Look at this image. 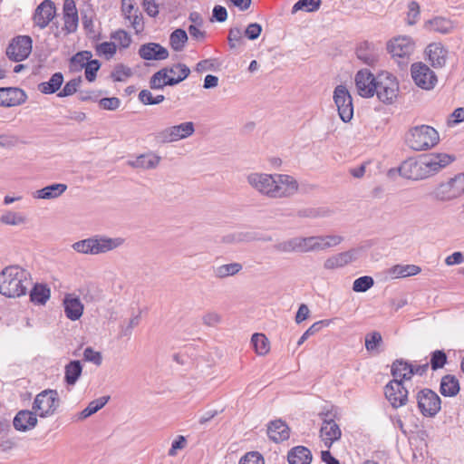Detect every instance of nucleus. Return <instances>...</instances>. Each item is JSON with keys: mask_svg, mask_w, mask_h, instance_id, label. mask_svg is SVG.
<instances>
[{"mask_svg": "<svg viewBox=\"0 0 464 464\" xmlns=\"http://www.w3.org/2000/svg\"><path fill=\"white\" fill-rule=\"evenodd\" d=\"M188 37L185 30L176 29L170 34L169 44L176 52H180L184 49Z\"/></svg>", "mask_w": 464, "mask_h": 464, "instance_id": "nucleus-43", "label": "nucleus"}, {"mask_svg": "<svg viewBox=\"0 0 464 464\" xmlns=\"http://www.w3.org/2000/svg\"><path fill=\"white\" fill-rule=\"evenodd\" d=\"M239 464H264V459L257 452H248L241 458Z\"/></svg>", "mask_w": 464, "mask_h": 464, "instance_id": "nucleus-64", "label": "nucleus"}, {"mask_svg": "<svg viewBox=\"0 0 464 464\" xmlns=\"http://www.w3.org/2000/svg\"><path fill=\"white\" fill-rule=\"evenodd\" d=\"M96 53L99 56H104L106 59L111 58L116 53V44L113 42H103L96 45Z\"/></svg>", "mask_w": 464, "mask_h": 464, "instance_id": "nucleus-55", "label": "nucleus"}, {"mask_svg": "<svg viewBox=\"0 0 464 464\" xmlns=\"http://www.w3.org/2000/svg\"><path fill=\"white\" fill-rule=\"evenodd\" d=\"M160 161V158L152 153L141 154L135 160H130L128 164L134 169H155Z\"/></svg>", "mask_w": 464, "mask_h": 464, "instance_id": "nucleus-35", "label": "nucleus"}, {"mask_svg": "<svg viewBox=\"0 0 464 464\" xmlns=\"http://www.w3.org/2000/svg\"><path fill=\"white\" fill-rule=\"evenodd\" d=\"M330 324L329 320H321L313 324L299 338L297 345H302L310 336L318 333L323 327Z\"/></svg>", "mask_w": 464, "mask_h": 464, "instance_id": "nucleus-50", "label": "nucleus"}, {"mask_svg": "<svg viewBox=\"0 0 464 464\" xmlns=\"http://www.w3.org/2000/svg\"><path fill=\"white\" fill-rule=\"evenodd\" d=\"M454 160L455 157L453 155L447 153H431L422 157L426 178L435 175L454 161Z\"/></svg>", "mask_w": 464, "mask_h": 464, "instance_id": "nucleus-15", "label": "nucleus"}, {"mask_svg": "<svg viewBox=\"0 0 464 464\" xmlns=\"http://www.w3.org/2000/svg\"><path fill=\"white\" fill-rule=\"evenodd\" d=\"M121 102L117 97L102 98L99 101V105L103 110L115 111L117 110Z\"/></svg>", "mask_w": 464, "mask_h": 464, "instance_id": "nucleus-63", "label": "nucleus"}, {"mask_svg": "<svg viewBox=\"0 0 464 464\" xmlns=\"http://www.w3.org/2000/svg\"><path fill=\"white\" fill-rule=\"evenodd\" d=\"M273 248L275 251L281 254L296 253L295 237L284 241L276 242L273 246Z\"/></svg>", "mask_w": 464, "mask_h": 464, "instance_id": "nucleus-52", "label": "nucleus"}, {"mask_svg": "<svg viewBox=\"0 0 464 464\" xmlns=\"http://www.w3.org/2000/svg\"><path fill=\"white\" fill-rule=\"evenodd\" d=\"M382 343V334L379 332H372L365 336V348L369 353H378V347Z\"/></svg>", "mask_w": 464, "mask_h": 464, "instance_id": "nucleus-49", "label": "nucleus"}, {"mask_svg": "<svg viewBox=\"0 0 464 464\" xmlns=\"http://www.w3.org/2000/svg\"><path fill=\"white\" fill-rule=\"evenodd\" d=\"M447 362V355L441 350H436L430 356V367L433 371L442 368Z\"/></svg>", "mask_w": 464, "mask_h": 464, "instance_id": "nucleus-60", "label": "nucleus"}, {"mask_svg": "<svg viewBox=\"0 0 464 464\" xmlns=\"http://www.w3.org/2000/svg\"><path fill=\"white\" fill-rule=\"evenodd\" d=\"M50 298V289L44 285H35L30 293V299L33 303L44 304Z\"/></svg>", "mask_w": 464, "mask_h": 464, "instance_id": "nucleus-45", "label": "nucleus"}, {"mask_svg": "<svg viewBox=\"0 0 464 464\" xmlns=\"http://www.w3.org/2000/svg\"><path fill=\"white\" fill-rule=\"evenodd\" d=\"M411 73L415 84L423 90L433 89L438 82L434 72L422 63H413Z\"/></svg>", "mask_w": 464, "mask_h": 464, "instance_id": "nucleus-12", "label": "nucleus"}, {"mask_svg": "<svg viewBox=\"0 0 464 464\" xmlns=\"http://www.w3.org/2000/svg\"><path fill=\"white\" fill-rule=\"evenodd\" d=\"M321 0H299L292 7V14L298 11L315 12L321 6Z\"/></svg>", "mask_w": 464, "mask_h": 464, "instance_id": "nucleus-48", "label": "nucleus"}, {"mask_svg": "<svg viewBox=\"0 0 464 464\" xmlns=\"http://www.w3.org/2000/svg\"><path fill=\"white\" fill-rule=\"evenodd\" d=\"M37 416L34 411H19L14 418L13 424L16 430L27 431L37 425Z\"/></svg>", "mask_w": 464, "mask_h": 464, "instance_id": "nucleus-25", "label": "nucleus"}, {"mask_svg": "<svg viewBox=\"0 0 464 464\" xmlns=\"http://www.w3.org/2000/svg\"><path fill=\"white\" fill-rule=\"evenodd\" d=\"M139 100L144 105H156L161 103L165 97L161 94L153 96L150 91L144 89L140 92Z\"/></svg>", "mask_w": 464, "mask_h": 464, "instance_id": "nucleus-51", "label": "nucleus"}, {"mask_svg": "<svg viewBox=\"0 0 464 464\" xmlns=\"http://www.w3.org/2000/svg\"><path fill=\"white\" fill-rule=\"evenodd\" d=\"M56 8L52 0H44L34 10L33 15L34 25L44 29L54 18Z\"/></svg>", "mask_w": 464, "mask_h": 464, "instance_id": "nucleus-16", "label": "nucleus"}, {"mask_svg": "<svg viewBox=\"0 0 464 464\" xmlns=\"http://www.w3.org/2000/svg\"><path fill=\"white\" fill-rule=\"evenodd\" d=\"M109 399V396H103L92 401L88 406L78 414V420H84L96 413L99 410L105 406Z\"/></svg>", "mask_w": 464, "mask_h": 464, "instance_id": "nucleus-41", "label": "nucleus"}, {"mask_svg": "<svg viewBox=\"0 0 464 464\" xmlns=\"http://www.w3.org/2000/svg\"><path fill=\"white\" fill-rule=\"evenodd\" d=\"M82 366L80 361H72L65 366L64 381L68 385H74L81 376Z\"/></svg>", "mask_w": 464, "mask_h": 464, "instance_id": "nucleus-39", "label": "nucleus"}, {"mask_svg": "<svg viewBox=\"0 0 464 464\" xmlns=\"http://www.w3.org/2000/svg\"><path fill=\"white\" fill-rule=\"evenodd\" d=\"M421 271L420 267L416 265H394L386 273L392 279L404 278L411 276H416Z\"/></svg>", "mask_w": 464, "mask_h": 464, "instance_id": "nucleus-31", "label": "nucleus"}, {"mask_svg": "<svg viewBox=\"0 0 464 464\" xmlns=\"http://www.w3.org/2000/svg\"><path fill=\"white\" fill-rule=\"evenodd\" d=\"M356 55L359 60L367 65L372 66L377 62V53L368 43H362L357 47Z\"/></svg>", "mask_w": 464, "mask_h": 464, "instance_id": "nucleus-38", "label": "nucleus"}, {"mask_svg": "<svg viewBox=\"0 0 464 464\" xmlns=\"http://www.w3.org/2000/svg\"><path fill=\"white\" fill-rule=\"evenodd\" d=\"M125 19L129 21L136 34H140L144 30L143 16L140 11H136L135 14L126 17Z\"/></svg>", "mask_w": 464, "mask_h": 464, "instance_id": "nucleus-61", "label": "nucleus"}, {"mask_svg": "<svg viewBox=\"0 0 464 464\" xmlns=\"http://www.w3.org/2000/svg\"><path fill=\"white\" fill-rule=\"evenodd\" d=\"M384 395L393 409H399L408 401V390L401 380L390 381L384 387Z\"/></svg>", "mask_w": 464, "mask_h": 464, "instance_id": "nucleus-10", "label": "nucleus"}, {"mask_svg": "<svg viewBox=\"0 0 464 464\" xmlns=\"http://www.w3.org/2000/svg\"><path fill=\"white\" fill-rule=\"evenodd\" d=\"M392 56L406 57L414 50V44L411 38L401 36L390 41L387 46Z\"/></svg>", "mask_w": 464, "mask_h": 464, "instance_id": "nucleus-23", "label": "nucleus"}, {"mask_svg": "<svg viewBox=\"0 0 464 464\" xmlns=\"http://www.w3.org/2000/svg\"><path fill=\"white\" fill-rule=\"evenodd\" d=\"M31 285L30 273L18 266H10L0 273V294L10 298L26 294Z\"/></svg>", "mask_w": 464, "mask_h": 464, "instance_id": "nucleus-1", "label": "nucleus"}, {"mask_svg": "<svg viewBox=\"0 0 464 464\" xmlns=\"http://www.w3.org/2000/svg\"><path fill=\"white\" fill-rule=\"evenodd\" d=\"M246 182L260 195L272 199L274 174L252 172L246 176Z\"/></svg>", "mask_w": 464, "mask_h": 464, "instance_id": "nucleus-13", "label": "nucleus"}, {"mask_svg": "<svg viewBox=\"0 0 464 464\" xmlns=\"http://www.w3.org/2000/svg\"><path fill=\"white\" fill-rule=\"evenodd\" d=\"M343 240L338 235L295 237L296 253L324 251L338 246Z\"/></svg>", "mask_w": 464, "mask_h": 464, "instance_id": "nucleus-3", "label": "nucleus"}, {"mask_svg": "<svg viewBox=\"0 0 464 464\" xmlns=\"http://www.w3.org/2000/svg\"><path fill=\"white\" fill-rule=\"evenodd\" d=\"M67 189V185L63 183L52 184L34 192V198L41 199H53L60 197Z\"/></svg>", "mask_w": 464, "mask_h": 464, "instance_id": "nucleus-36", "label": "nucleus"}, {"mask_svg": "<svg viewBox=\"0 0 464 464\" xmlns=\"http://www.w3.org/2000/svg\"><path fill=\"white\" fill-rule=\"evenodd\" d=\"M268 437L275 442L286 440L290 436V430L286 423L281 420L271 421L267 428Z\"/></svg>", "mask_w": 464, "mask_h": 464, "instance_id": "nucleus-30", "label": "nucleus"}, {"mask_svg": "<svg viewBox=\"0 0 464 464\" xmlns=\"http://www.w3.org/2000/svg\"><path fill=\"white\" fill-rule=\"evenodd\" d=\"M374 284V281L372 276H363L353 281V290L354 292H366L370 289Z\"/></svg>", "mask_w": 464, "mask_h": 464, "instance_id": "nucleus-57", "label": "nucleus"}, {"mask_svg": "<svg viewBox=\"0 0 464 464\" xmlns=\"http://www.w3.org/2000/svg\"><path fill=\"white\" fill-rule=\"evenodd\" d=\"M0 222L5 225L17 226L25 223V218L18 213L6 211L0 217Z\"/></svg>", "mask_w": 464, "mask_h": 464, "instance_id": "nucleus-53", "label": "nucleus"}, {"mask_svg": "<svg viewBox=\"0 0 464 464\" xmlns=\"http://www.w3.org/2000/svg\"><path fill=\"white\" fill-rule=\"evenodd\" d=\"M463 195L455 177L437 185L431 191L433 199L440 202L455 200Z\"/></svg>", "mask_w": 464, "mask_h": 464, "instance_id": "nucleus-11", "label": "nucleus"}, {"mask_svg": "<svg viewBox=\"0 0 464 464\" xmlns=\"http://www.w3.org/2000/svg\"><path fill=\"white\" fill-rule=\"evenodd\" d=\"M354 81L360 96L370 98L374 95L376 77L369 70L363 69L357 72Z\"/></svg>", "mask_w": 464, "mask_h": 464, "instance_id": "nucleus-18", "label": "nucleus"}, {"mask_svg": "<svg viewBox=\"0 0 464 464\" xmlns=\"http://www.w3.org/2000/svg\"><path fill=\"white\" fill-rule=\"evenodd\" d=\"M27 100L25 92L17 87L0 88V106L14 107L24 103Z\"/></svg>", "mask_w": 464, "mask_h": 464, "instance_id": "nucleus-19", "label": "nucleus"}, {"mask_svg": "<svg viewBox=\"0 0 464 464\" xmlns=\"http://www.w3.org/2000/svg\"><path fill=\"white\" fill-rule=\"evenodd\" d=\"M63 82L62 72L53 73L48 82H43L38 84V90L44 94H52L56 92Z\"/></svg>", "mask_w": 464, "mask_h": 464, "instance_id": "nucleus-37", "label": "nucleus"}, {"mask_svg": "<svg viewBox=\"0 0 464 464\" xmlns=\"http://www.w3.org/2000/svg\"><path fill=\"white\" fill-rule=\"evenodd\" d=\"M132 75V71L130 67L124 64H118L111 72V77L115 82H123Z\"/></svg>", "mask_w": 464, "mask_h": 464, "instance_id": "nucleus-59", "label": "nucleus"}, {"mask_svg": "<svg viewBox=\"0 0 464 464\" xmlns=\"http://www.w3.org/2000/svg\"><path fill=\"white\" fill-rule=\"evenodd\" d=\"M416 400L420 413L425 417H434L441 409L440 396L430 389L418 392Z\"/></svg>", "mask_w": 464, "mask_h": 464, "instance_id": "nucleus-8", "label": "nucleus"}, {"mask_svg": "<svg viewBox=\"0 0 464 464\" xmlns=\"http://www.w3.org/2000/svg\"><path fill=\"white\" fill-rule=\"evenodd\" d=\"M391 373L393 379L401 380L404 383V381L413 376L412 364L403 359H397L392 364Z\"/></svg>", "mask_w": 464, "mask_h": 464, "instance_id": "nucleus-29", "label": "nucleus"}, {"mask_svg": "<svg viewBox=\"0 0 464 464\" xmlns=\"http://www.w3.org/2000/svg\"><path fill=\"white\" fill-rule=\"evenodd\" d=\"M334 101L337 107L338 114L344 122H349L353 116V98L343 85H337L334 91Z\"/></svg>", "mask_w": 464, "mask_h": 464, "instance_id": "nucleus-9", "label": "nucleus"}, {"mask_svg": "<svg viewBox=\"0 0 464 464\" xmlns=\"http://www.w3.org/2000/svg\"><path fill=\"white\" fill-rule=\"evenodd\" d=\"M59 407V396L55 390H44L36 395L33 402V411L40 418L54 414Z\"/></svg>", "mask_w": 464, "mask_h": 464, "instance_id": "nucleus-6", "label": "nucleus"}, {"mask_svg": "<svg viewBox=\"0 0 464 464\" xmlns=\"http://www.w3.org/2000/svg\"><path fill=\"white\" fill-rule=\"evenodd\" d=\"M460 390L459 382L456 376L447 374L441 378L440 392L445 397H454Z\"/></svg>", "mask_w": 464, "mask_h": 464, "instance_id": "nucleus-34", "label": "nucleus"}, {"mask_svg": "<svg viewBox=\"0 0 464 464\" xmlns=\"http://www.w3.org/2000/svg\"><path fill=\"white\" fill-rule=\"evenodd\" d=\"M32 51V39L27 35H20L12 40L6 48L7 57L14 62L26 59Z\"/></svg>", "mask_w": 464, "mask_h": 464, "instance_id": "nucleus-14", "label": "nucleus"}, {"mask_svg": "<svg viewBox=\"0 0 464 464\" xmlns=\"http://www.w3.org/2000/svg\"><path fill=\"white\" fill-rule=\"evenodd\" d=\"M356 259V251L349 250L346 252H342L337 255L332 256L328 257L324 263V267L328 270L336 269L339 267H343L353 260Z\"/></svg>", "mask_w": 464, "mask_h": 464, "instance_id": "nucleus-28", "label": "nucleus"}, {"mask_svg": "<svg viewBox=\"0 0 464 464\" xmlns=\"http://www.w3.org/2000/svg\"><path fill=\"white\" fill-rule=\"evenodd\" d=\"M299 190L298 181L288 174H274L272 199L290 198Z\"/></svg>", "mask_w": 464, "mask_h": 464, "instance_id": "nucleus-7", "label": "nucleus"}, {"mask_svg": "<svg viewBox=\"0 0 464 464\" xmlns=\"http://www.w3.org/2000/svg\"><path fill=\"white\" fill-rule=\"evenodd\" d=\"M63 12V27L62 30L65 32V34L76 32L78 28L79 16L75 2L73 0H64Z\"/></svg>", "mask_w": 464, "mask_h": 464, "instance_id": "nucleus-21", "label": "nucleus"}, {"mask_svg": "<svg viewBox=\"0 0 464 464\" xmlns=\"http://www.w3.org/2000/svg\"><path fill=\"white\" fill-rule=\"evenodd\" d=\"M139 54L144 60L161 61L169 57L168 50L156 43L142 44L139 49Z\"/></svg>", "mask_w": 464, "mask_h": 464, "instance_id": "nucleus-26", "label": "nucleus"}, {"mask_svg": "<svg viewBox=\"0 0 464 464\" xmlns=\"http://www.w3.org/2000/svg\"><path fill=\"white\" fill-rule=\"evenodd\" d=\"M194 132V123L192 121H185L159 130L154 133V139L158 143H171L185 140L192 136Z\"/></svg>", "mask_w": 464, "mask_h": 464, "instance_id": "nucleus-5", "label": "nucleus"}, {"mask_svg": "<svg viewBox=\"0 0 464 464\" xmlns=\"http://www.w3.org/2000/svg\"><path fill=\"white\" fill-rule=\"evenodd\" d=\"M111 39L117 42L121 47L127 48L131 43V38L124 30H118L111 34Z\"/></svg>", "mask_w": 464, "mask_h": 464, "instance_id": "nucleus-62", "label": "nucleus"}, {"mask_svg": "<svg viewBox=\"0 0 464 464\" xmlns=\"http://www.w3.org/2000/svg\"><path fill=\"white\" fill-rule=\"evenodd\" d=\"M426 26L429 30L440 34H450L453 28V23L444 17H435L427 22Z\"/></svg>", "mask_w": 464, "mask_h": 464, "instance_id": "nucleus-40", "label": "nucleus"}, {"mask_svg": "<svg viewBox=\"0 0 464 464\" xmlns=\"http://www.w3.org/2000/svg\"><path fill=\"white\" fill-rule=\"evenodd\" d=\"M341 436L342 430L335 421L324 420V423H322L320 438L327 449H330L335 441L339 440Z\"/></svg>", "mask_w": 464, "mask_h": 464, "instance_id": "nucleus-24", "label": "nucleus"}, {"mask_svg": "<svg viewBox=\"0 0 464 464\" xmlns=\"http://www.w3.org/2000/svg\"><path fill=\"white\" fill-rule=\"evenodd\" d=\"M124 239L121 237H108L105 236H93V255L104 254L121 246Z\"/></svg>", "mask_w": 464, "mask_h": 464, "instance_id": "nucleus-22", "label": "nucleus"}, {"mask_svg": "<svg viewBox=\"0 0 464 464\" xmlns=\"http://www.w3.org/2000/svg\"><path fill=\"white\" fill-rule=\"evenodd\" d=\"M242 270V265L240 263H230L217 266L214 268V276L217 278H226L237 275Z\"/></svg>", "mask_w": 464, "mask_h": 464, "instance_id": "nucleus-42", "label": "nucleus"}, {"mask_svg": "<svg viewBox=\"0 0 464 464\" xmlns=\"http://www.w3.org/2000/svg\"><path fill=\"white\" fill-rule=\"evenodd\" d=\"M439 142V132L433 127L425 124L411 127L404 134V144L416 152L429 150Z\"/></svg>", "mask_w": 464, "mask_h": 464, "instance_id": "nucleus-2", "label": "nucleus"}, {"mask_svg": "<svg viewBox=\"0 0 464 464\" xmlns=\"http://www.w3.org/2000/svg\"><path fill=\"white\" fill-rule=\"evenodd\" d=\"M162 70H166L169 79H181V82L190 73V69L184 63H176L170 67H164Z\"/></svg>", "mask_w": 464, "mask_h": 464, "instance_id": "nucleus-44", "label": "nucleus"}, {"mask_svg": "<svg viewBox=\"0 0 464 464\" xmlns=\"http://www.w3.org/2000/svg\"><path fill=\"white\" fill-rule=\"evenodd\" d=\"M287 460L289 464H310L312 453L306 447L296 446L288 452Z\"/></svg>", "mask_w": 464, "mask_h": 464, "instance_id": "nucleus-33", "label": "nucleus"}, {"mask_svg": "<svg viewBox=\"0 0 464 464\" xmlns=\"http://www.w3.org/2000/svg\"><path fill=\"white\" fill-rule=\"evenodd\" d=\"M424 169L422 158L420 160L410 158L401 164L398 170L400 175L405 179L420 180L427 179Z\"/></svg>", "mask_w": 464, "mask_h": 464, "instance_id": "nucleus-17", "label": "nucleus"}, {"mask_svg": "<svg viewBox=\"0 0 464 464\" xmlns=\"http://www.w3.org/2000/svg\"><path fill=\"white\" fill-rule=\"evenodd\" d=\"M72 247L78 253L93 255L92 237L73 243Z\"/></svg>", "mask_w": 464, "mask_h": 464, "instance_id": "nucleus-56", "label": "nucleus"}, {"mask_svg": "<svg viewBox=\"0 0 464 464\" xmlns=\"http://www.w3.org/2000/svg\"><path fill=\"white\" fill-rule=\"evenodd\" d=\"M251 343L258 355H265L270 350L269 341L263 334H254L251 338Z\"/></svg>", "mask_w": 464, "mask_h": 464, "instance_id": "nucleus-46", "label": "nucleus"}, {"mask_svg": "<svg viewBox=\"0 0 464 464\" xmlns=\"http://www.w3.org/2000/svg\"><path fill=\"white\" fill-rule=\"evenodd\" d=\"M92 54L89 51L79 52L71 58V68L74 71L85 68L92 60Z\"/></svg>", "mask_w": 464, "mask_h": 464, "instance_id": "nucleus-47", "label": "nucleus"}, {"mask_svg": "<svg viewBox=\"0 0 464 464\" xmlns=\"http://www.w3.org/2000/svg\"><path fill=\"white\" fill-rule=\"evenodd\" d=\"M82 83V78H74L66 82L63 90L57 94L58 97H67L74 94Z\"/></svg>", "mask_w": 464, "mask_h": 464, "instance_id": "nucleus-58", "label": "nucleus"}, {"mask_svg": "<svg viewBox=\"0 0 464 464\" xmlns=\"http://www.w3.org/2000/svg\"><path fill=\"white\" fill-rule=\"evenodd\" d=\"M227 42L230 49H236L243 44V33L239 27L230 28L227 35Z\"/></svg>", "mask_w": 464, "mask_h": 464, "instance_id": "nucleus-54", "label": "nucleus"}, {"mask_svg": "<svg viewBox=\"0 0 464 464\" xmlns=\"http://www.w3.org/2000/svg\"><path fill=\"white\" fill-rule=\"evenodd\" d=\"M179 82L181 79H169L166 70L160 69L150 77L149 84L152 90H162L165 86H173Z\"/></svg>", "mask_w": 464, "mask_h": 464, "instance_id": "nucleus-32", "label": "nucleus"}, {"mask_svg": "<svg viewBox=\"0 0 464 464\" xmlns=\"http://www.w3.org/2000/svg\"><path fill=\"white\" fill-rule=\"evenodd\" d=\"M428 61L434 68H442L445 66L449 50L441 43H431L425 50Z\"/></svg>", "mask_w": 464, "mask_h": 464, "instance_id": "nucleus-20", "label": "nucleus"}, {"mask_svg": "<svg viewBox=\"0 0 464 464\" xmlns=\"http://www.w3.org/2000/svg\"><path fill=\"white\" fill-rule=\"evenodd\" d=\"M63 307L66 317L72 321L80 319L83 314V304L79 297L72 294L64 296Z\"/></svg>", "mask_w": 464, "mask_h": 464, "instance_id": "nucleus-27", "label": "nucleus"}, {"mask_svg": "<svg viewBox=\"0 0 464 464\" xmlns=\"http://www.w3.org/2000/svg\"><path fill=\"white\" fill-rule=\"evenodd\" d=\"M399 83L396 78L388 72H382L376 76L374 94L383 103H392L397 97Z\"/></svg>", "mask_w": 464, "mask_h": 464, "instance_id": "nucleus-4", "label": "nucleus"}]
</instances>
